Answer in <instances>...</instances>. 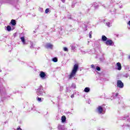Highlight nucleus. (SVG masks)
Returning a JSON list of instances; mask_svg holds the SVG:
<instances>
[{"mask_svg":"<svg viewBox=\"0 0 130 130\" xmlns=\"http://www.w3.org/2000/svg\"><path fill=\"white\" fill-rule=\"evenodd\" d=\"M63 50H64V51H67V52H68V51H69V49L67 47H64Z\"/></svg>","mask_w":130,"mask_h":130,"instance_id":"6ab92c4d","label":"nucleus"},{"mask_svg":"<svg viewBox=\"0 0 130 130\" xmlns=\"http://www.w3.org/2000/svg\"><path fill=\"white\" fill-rule=\"evenodd\" d=\"M66 119H67V118H66V116H62L61 117V122H66Z\"/></svg>","mask_w":130,"mask_h":130,"instance_id":"f8f14e48","label":"nucleus"},{"mask_svg":"<svg viewBox=\"0 0 130 130\" xmlns=\"http://www.w3.org/2000/svg\"><path fill=\"white\" fill-rule=\"evenodd\" d=\"M7 31H11L12 30V27H11V26L10 25H8L7 27Z\"/></svg>","mask_w":130,"mask_h":130,"instance_id":"4468645a","label":"nucleus"},{"mask_svg":"<svg viewBox=\"0 0 130 130\" xmlns=\"http://www.w3.org/2000/svg\"><path fill=\"white\" fill-rule=\"evenodd\" d=\"M16 130H22V129L20 127H18V128H17Z\"/></svg>","mask_w":130,"mask_h":130,"instance_id":"cd10ccee","label":"nucleus"},{"mask_svg":"<svg viewBox=\"0 0 130 130\" xmlns=\"http://www.w3.org/2000/svg\"><path fill=\"white\" fill-rule=\"evenodd\" d=\"M52 60L53 61H54V62H57V58H56V57L53 58L52 59Z\"/></svg>","mask_w":130,"mask_h":130,"instance_id":"dca6fc26","label":"nucleus"},{"mask_svg":"<svg viewBox=\"0 0 130 130\" xmlns=\"http://www.w3.org/2000/svg\"><path fill=\"white\" fill-rule=\"evenodd\" d=\"M128 58L130 59V55H128Z\"/></svg>","mask_w":130,"mask_h":130,"instance_id":"2f4dec72","label":"nucleus"},{"mask_svg":"<svg viewBox=\"0 0 130 130\" xmlns=\"http://www.w3.org/2000/svg\"><path fill=\"white\" fill-rule=\"evenodd\" d=\"M37 94L39 96H42L43 95V89H39L37 91Z\"/></svg>","mask_w":130,"mask_h":130,"instance_id":"20e7f679","label":"nucleus"},{"mask_svg":"<svg viewBox=\"0 0 130 130\" xmlns=\"http://www.w3.org/2000/svg\"><path fill=\"white\" fill-rule=\"evenodd\" d=\"M123 83L121 82V80L117 81V87H118V88H123Z\"/></svg>","mask_w":130,"mask_h":130,"instance_id":"f03ea898","label":"nucleus"},{"mask_svg":"<svg viewBox=\"0 0 130 130\" xmlns=\"http://www.w3.org/2000/svg\"><path fill=\"white\" fill-rule=\"evenodd\" d=\"M128 25H129L130 26V21H128Z\"/></svg>","mask_w":130,"mask_h":130,"instance_id":"7c9ffc66","label":"nucleus"},{"mask_svg":"<svg viewBox=\"0 0 130 130\" xmlns=\"http://www.w3.org/2000/svg\"><path fill=\"white\" fill-rule=\"evenodd\" d=\"M106 25L108 26V27H111V24L109 22H106Z\"/></svg>","mask_w":130,"mask_h":130,"instance_id":"a211bd4d","label":"nucleus"},{"mask_svg":"<svg viewBox=\"0 0 130 130\" xmlns=\"http://www.w3.org/2000/svg\"><path fill=\"white\" fill-rule=\"evenodd\" d=\"M98 130H104V128L99 127V128H98Z\"/></svg>","mask_w":130,"mask_h":130,"instance_id":"a878e982","label":"nucleus"},{"mask_svg":"<svg viewBox=\"0 0 130 130\" xmlns=\"http://www.w3.org/2000/svg\"><path fill=\"white\" fill-rule=\"evenodd\" d=\"M84 92H85V93H88V92H90V88L86 87L84 89Z\"/></svg>","mask_w":130,"mask_h":130,"instance_id":"ddd939ff","label":"nucleus"},{"mask_svg":"<svg viewBox=\"0 0 130 130\" xmlns=\"http://www.w3.org/2000/svg\"><path fill=\"white\" fill-rule=\"evenodd\" d=\"M20 39H21L23 45L26 44V42H25V38L24 37H21Z\"/></svg>","mask_w":130,"mask_h":130,"instance_id":"9b49d317","label":"nucleus"},{"mask_svg":"<svg viewBox=\"0 0 130 130\" xmlns=\"http://www.w3.org/2000/svg\"><path fill=\"white\" fill-rule=\"evenodd\" d=\"M117 66V69L118 71H121V64L120 62H117L116 64Z\"/></svg>","mask_w":130,"mask_h":130,"instance_id":"0eeeda50","label":"nucleus"},{"mask_svg":"<svg viewBox=\"0 0 130 130\" xmlns=\"http://www.w3.org/2000/svg\"><path fill=\"white\" fill-rule=\"evenodd\" d=\"M71 47L72 50H75V49H76V48H77V46H75V45H71Z\"/></svg>","mask_w":130,"mask_h":130,"instance_id":"2eb2a0df","label":"nucleus"},{"mask_svg":"<svg viewBox=\"0 0 130 130\" xmlns=\"http://www.w3.org/2000/svg\"><path fill=\"white\" fill-rule=\"evenodd\" d=\"M78 70H79V66L77 64H74L72 71L69 76V80H72L76 76Z\"/></svg>","mask_w":130,"mask_h":130,"instance_id":"f257e3e1","label":"nucleus"},{"mask_svg":"<svg viewBox=\"0 0 130 130\" xmlns=\"http://www.w3.org/2000/svg\"><path fill=\"white\" fill-rule=\"evenodd\" d=\"M71 98H74L75 97V95L72 94V95H71Z\"/></svg>","mask_w":130,"mask_h":130,"instance_id":"bb28decb","label":"nucleus"},{"mask_svg":"<svg viewBox=\"0 0 130 130\" xmlns=\"http://www.w3.org/2000/svg\"><path fill=\"white\" fill-rule=\"evenodd\" d=\"M106 45H109L110 46H111L113 45V42H112V40H107L106 42Z\"/></svg>","mask_w":130,"mask_h":130,"instance_id":"39448f33","label":"nucleus"},{"mask_svg":"<svg viewBox=\"0 0 130 130\" xmlns=\"http://www.w3.org/2000/svg\"><path fill=\"white\" fill-rule=\"evenodd\" d=\"M97 110L98 113L101 114L103 112V108H102V106H99L97 108Z\"/></svg>","mask_w":130,"mask_h":130,"instance_id":"423d86ee","label":"nucleus"},{"mask_svg":"<svg viewBox=\"0 0 130 130\" xmlns=\"http://www.w3.org/2000/svg\"><path fill=\"white\" fill-rule=\"evenodd\" d=\"M2 72V70H0V72Z\"/></svg>","mask_w":130,"mask_h":130,"instance_id":"473e14b6","label":"nucleus"},{"mask_svg":"<svg viewBox=\"0 0 130 130\" xmlns=\"http://www.w3.org/2000/svg\"><path fill=\"white\" fill-rule=\"evenodd\" d=\"M58 129L59 130H63V126H58Z\"/></svg>","mask_w":130,"mask_h":130,"instance_id":"f3484780","label":"nucleus"},{"mask_svg":"<svg viewBox=\"0 0 130 130\" xmlns=\"http://www.w3.org/2000/svg\"><path fill=\"white\" fill-rule=\"evenodd\" d=\"M91 69H93V70L95 69V66H94V64H91Z\"/></svg>","mask_w":130,"mask_h":130,"instance_id":"393cba45","label":"nucleus"},{"mask_svg":"<svg viewBox=\"0 0 130 130\" xmlns=\"http://www.w3.org/2000/svg\"><path fill=\"white\" fill-rule=\"evenodd\" d=\"M38 101H39V102H42V100L41 99V98H38Z\"/></svg>","mask_w":130,"mask_h":130,"instance_id":"4be33fe9","label":"nucleus"},{"mask_svg":"<svg viewBox=\"0 0 130 130\" xmlns=\"http://www.w3.org/2000/svg\"><path fill=\"white\" fill-rule=\"evenodd\" d=\"M53 46L50 44H47L45 46V47L47 49H48V48L51 49V48H52Z\"/></svg>","mask_w":130,"mask_h":130,"instance_id":"6e6552de","label":"nucleus"},{"mask_svg":"<svg viewBox=\"0 0 130 130\" xmlns=\"http://www.w3.org/2000/svg\"><path fill=\"white\" fill-rule=\"evenodd\" d=\"M96 71H101V69H100V67L98 66L96 67Z\"/></svg>","mask_w":130,"mask_h":130,"instance_id":"aec40b11","label":"nucleus"},{"mask_svg":"<svg viewBox=\"0 0 130 130\" xmlns=\"http://www.w3.org/2000/svg\"><path fill=\"white\" fill-rule=\"evenodd\" d=\"M40 77L41 78V79L44 80V79H46V74L45 72L41 71L40 74Z\"/></svg>","mask_w":130,"mask_h":130,"instance_id":"7ed1b4c3","label":"nucleus"},{"mask_svg":"<svg viewBox=\"0 0 130 130\" xmlns=\"http://www.w3.org/2000/svg\"><path fill=\"white\" fill-rule=\"evenodd\" d=\"M89 38H92V31H90L89 33Z\"/></svg>","mask_w":130,"mask_h":130,"instance_id":"5701e85b","label":"nucleus"},{"mask_svg":"<svg viewBox=\"0 0 130 130\" xmlns=\"http://www.w3.org/2000/svg\"><path fill=\"white\" fill-rule=\"evenodd\" d=\"M72 87L73 88V89H75L76 86V85L75 84L73 83L72 84Z\"/></svg>","mask_w":130,"mask_h":130,"instance_id":"412c9836","label":"nucleus"},{"mask_svg":"<svg viewBox=\"0 0 130 130\" xmlns=\"http://www.w3.org/2000/svg\"><path fill=\"white\" fill-rule=\"evenodd\" d=\"M102 40L103 41H107V37H106V36L103 35L102 36Z\"/></svg>","mask_w":130,"mask_h":130,"instance_id":"9d476101","label":"nucleus"},{"mask_svg":"<svg viewBox=\"0 0 130 130\" xmlns=\"http://www.w3.org/2000/svg\"><path fill=\"white\" fill-rule=\"evenodd\" d=\"M10 23L12 25V26H15L16 24V20L14 19L11 20Z\"/></svg>","mask_w":130,"mask_h":130,"instance_id":"1a4fd4ad","label":"nucleus"},{"mask_svg":"<svg viewBox=\"0 0 130 130\" xmlns=\"http://www.w3.org/2000/svg\"><path fill=\"white\" fill-rule=\"evenodd\" d=\"M125 78H128V75L126 74L125 76Z\"/></svg>","mask_w":130,"mask_h":130,"instance_id":"c85d7f7f","label":"nucleus"},{"mask_svg":"<svg viewBox=\"0 0 130 130\" xmlns=\"http://www.w3.org/2000/svg\"><path fill=\"white\" fill-rule=\"evenodd\" d=\"M115 96L116 97H117V96H118V93H116Z\"/></svg>","mask_w":130,"mask_h":130,"instance_id":"c756f323","label":"nucleus"},{"mask_svg":"<svg viewBox=\"0 0 130 130\" xmlns=\"http://www.w3.org/2000/svg\"><path fill=\"white\" fill-rule=\"evenodd\" d=\"M49 12V9H46L45 10L46 14H47Z\"/></svg>","mask_w":130,"mask_h":130,"instance_id":"b1692460","label":"nucleus"}]
</instances>
